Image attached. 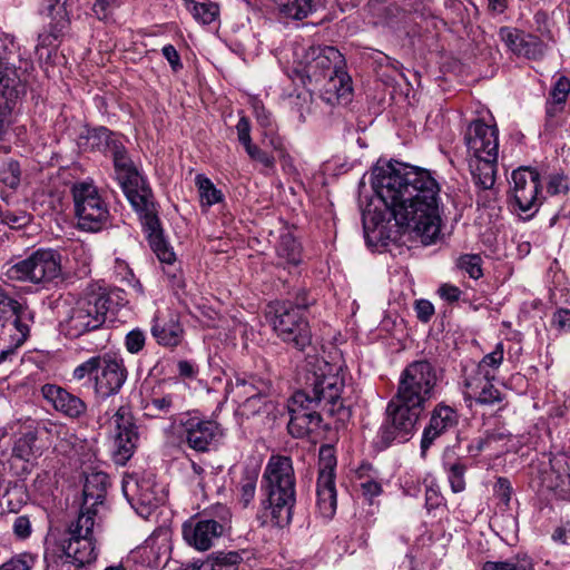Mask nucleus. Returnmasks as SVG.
Masks as SVG:
<instances>
[{"label":"nucleus","mask_w":570,"mask_h":570,"mask_svg":"<svg viewBox=\"0 0 570 570\" xmlns=\"http://www.w3.org/2000/svg\"><path fill=\"white\" fill-rule=\"evenodd\" d=\"M99 358H98V355L97 356H92L90 357L89 360H87L86 362L79 364L75 370H73V379L80 381L82 379H85L87 375L91 376V375H96V371H97V366H99Z\"/></svg>","instance_id":"55"},{"label":"nucleus","mask_w":570,"mask_h":570,"mask_svg":"<svg viewBox=\"0 0 570 570\" xmlns=\"http://www.w3.org/2000/svg\"><path fill=\"white\" fill-rule=\"evenodd\" d=\"M249 395L243 403V409L247 413L257 414L262 411L263 407L267 406L263 395L261 393H248Z\"/></svg>","instance_id":"58"},{"label":"nucleus","mask_w":570,"mask_h":570,"mask_svg":"<svg viewBox=\"0 0 570 570\" xmlns=\"http://www.w3.org/2000/svg\"><path fill=\"white\" fill-rule=\"evenodd\" d=\"M110 302L109 295L102 291L86 292L76 301L68 316L61 322L65 335L78 338L99 330L106 322Z\"/></svg>","instance_id":"6"},{"label":"nucleus","mask_w":570,"mask_h":570,"mask_svg":"<svg viewBox=\"0 0 570 570\" xmlns=\"http://www.w3.org/2000/svg\"><path fill=\"white\" fill-rule=\"evenodd\" d=\"M142 410L145 415L149 417H164L173 414L177 410L175 396L173 394L160 395L154 392L144 400Z\"/></svg>","instance_id":"31"},{"label":"nucleus","mask_w":570,"mask_h":570,"mask_svg":"<svg viewBox=\"0 0 570 570\" xmlns=\"http://www.w3.org/2000/svg\"><path fill=\"white\" fill-rule=\"evenodd\" d=\"M268 308L273 330L283 343L298 352L312 347L313 335L305 313L286 302H274Z\"/></svg>","instance_id":"7"},{"label":"nucleus","mask_w":570,"mask_h":570,"mask_svg":"<svg viewBox=\"0 0 570 570\" xmlns=\"http://www.w3.org/2000/svg\"><path fill=\"white\" fill-rule=\"evenodd\" d=\"M494 492L497 497L505 504L508 505L511 500L512 494V487L508 479L505 478H499L495 487Z\"/></svg>","instance_id":"60"},{"label":"nucleus","mask_w":570,"mask_h":570,"mask_svg":"<svg viewBox=\"0 0 570 570\" xmlns=\"http://www.w3.org/2000/svg\"><path fill=\"white\" fill-rule=\"evenodd\" d=\"M236 129L238 140L244 147L253 142L250 137V122L247 117L243 116L239 118Z\"/></svg>","instance_id":"61"},{"label":"nucleus","mask_w":570,"mask_h":570,"mask_svg":"<svg viewBox=\"0 0 570 570\" xmlns=\"http://www.w3.org/2000/svg\"><path fill=\"white\" fill-rule=\"evenodd\" d=\"M122 492L132 509L144 519H148L163 500V487L156 481V473L151 468L139 466L138 471L126 473Z\"/></svg>","instance_id":"10"},{"label":"nucleus","mask_w":570,"mask_h":570,"mask_svg":"<svg viewBox=\"0 0 570 570\" xmlns=\"http://www.w3.org/2000/svg\"><path fill=\"white\" fill-rule=\"evenodd\" d=\"M151 334L157 343L164 346L175 347L183 340L184 330L177 315L170 313L168 317L156 315L151 326Z\"/></svg>","instance_id":"25"},{"label":"nucleus","mask_w":570,"mask_h":570,"mask_svg":"<svg viewBox=\"0 0 570 570\" xmlns=\"http://www.w3.org/2000/svg\"><path fill=\"white\" fill-rule=\"evenodd\" d=\"M223 436L219 424L212 420H190L186 426V442L196 452H208Z\"/></svg>","instance_id":"22"},{"label":"nucleus","mask_w":570,"mask_h":570,"mask_svg":"<svg viewBox=\"0 0 570 570\" xmlns=\"http://www.w3.org/2000/svg\"><path fill=\"white\" fill-rule=\"evenodd\" d=\"M335 465H324L316 482V509L325 520H331L337 508Z\"/></svg>","instance_id":"20"},{"label":"nucleus","mask_w":570,"mask_h":570,"mask_svg":"<svg viewBox=\"0 0 570 570\" xmlns=\"http://www.w3.org/2000/svg\"><path fill=\"white\" fill-rule=\"evenodd\" d=\"M564 104L548 99L546 104V127L554 128L557 126L556 118L563 112Z\"/></svg>","instance_id":"56"},{"label":"nucleus","mask_w":570,"mask_h":570,"mask_svg":"<svg viewBox=\"0 0 570 570\" xmlns=\"http://www.w3.org/2000/svg\"><path fill=\"white\" fill-rule=\"evenodd\" d=\"M499 130L495 125H488L482 119L471 121L464 134V142L471 158L498 156Z\"/></svg>","instance_id":"17"},{"label":"nucleus","mask_w":570,"mask_h":570,"mask_svg":"<svg viewBox=\"0 0 570 570\" xmlns=\"http://www.w3.org/2000/svg\"><path fill=\"white\" fill-rule=\"evenodd\" d=\"M512 206L524 218H530L541 205L540 174L529 167H520L511 175Z\"/></svg>","instance_id":"14"},{"label":"nucleus","mask_w":570,"mask_h":570,"mask_svg":"<svg viewBox=\"0 0 570 570\" xmlns=\"http://www.w3.org/2000/svg\"><path fill=\"white\" fill-rule=\"evenodd\" d=\"M439 379L438 368L432 362L413 361L402 371L396 394L426 407L428 402L434 397Z\"/></svg>","instance_id":"9"},{"label":"nucleus","mask_w":570,"mask_h":570,"mask_svg":"<svg viewBox=\"0 0 570 570\" xmlns=\"http://www.w3.org/2000/svg\"><path fill=\"white\" fill-rule=\"evenodd\" d=\"M23 306L0 286V362L27 340L29 327L22 322Z\"/></svg>","instance_id":"12"},{"label":"nucleus","mask_w":570,"mask_h":570,"mask_svg":"<svg viewBox=\"0 0 570 570\" xmlns=\"http://www.w3.org/2000/svg\"><path fill=\"white\" fill-rule=\"evenodd\" d=\"M249 158L258 164H261L266 169L273 170L275 168L276 159L273 155H269L267 151L263 150L255 144H249L244 147Z\"/></svg>","instance_id":"44"},{"label":"nucleus","mask_w":570,"mask_h":570,"mask_svg":"<svg viewBox=\"0 0 570 570\" xmlns=\"http://www.w3.org/2000/svg\"><path fill=\"white\" fill-rule=\"evenodd\" d=\"M415 312L421 322L428 323L434 314V306L428 299H419L415 303Z\"/></svg>","instance_id":"62"},{"label":"nucleus","mask_w":570,"mask_h":570,"mask_svg":"<svg viewBox=\"0 0 570 570\" xmlns=\"http://www.w3.org/2000/svg\"><path fill=\"white\" fill-rule=\"evenodd\" d=\"M503 361V344L498 343L494 351L483 356L479 363V372L483 373L487 371L485 367L498 368Z\"/></svg>","instance_id":"47"},{"label":"nucleus","mask_w":570,"mask_h":570,"mask_svg":"<svg viewBox=\"0 0 570 570\" xmlns=\"http://www.w3.org/2000/svg\"><path fill=\"white\" fill-rule=\"evenodd\" d=\"M544 473H549L551 478L556 479L551 480L548 487L570 500V465H558V469L554 465H549V471L546 470Z\"/></svg>","instance_id":"35"},{"label":"nucleus","mask_w":570,"mask_h":570,"mask_svg":"<svg viewBox=\"0 0 570 570\" xmlns=\"http://www.w3.org/2000/svg\"><path fill=\"white\" fill-rule=\"evenodd\" d=\"M459 422V414L453 407L439 403L431 412L428 425L423 430L421 440L422 454L433 444V442L453 429Z\"/></svg>","instance_id":"21"},{"label":"nucleus","mask_w":570,"mask_h":570,"mask_svg":"<svg viewBox=\"0 0 570 570\" xmlns=\"http://www.w3.org/2000/svg\"><path fill=\"white\" fill-rule=\"evenodd\" d=\"M12 529H13V533L18 538H20V539L28 538L31 533V524H30L29 518L26 515L17 517L13 522Z\"/></svg>","instance_id":"63"},{"label":"nucleus","mask_w":570,"mask_h":570,"mask_svg":"<svg viewBox=\"0 0 570 570\" xmlns=\"http://www.w3.org/2000/svg\"><path fill=\"white\" fill-rule=\"evenodd\" d=\"M303 65L306 77L318 82L344 66V57L332 46H312L304 53Z\"/></svg>","instance_id":"16"},{"label":"nucleus","mask_w":570,"mask_h":570,"mask_svg":"<svg viewBox=\"0 0 570 570\" xmlns=\"http://www.w3.org/2000/svg\"><path fill=\"white\" fill-rule=\"evenodd\" d=\"M482 570H533V563L527 554H517L505 561H487Z\"/></svg>","instance_id":"34"},{"label":"nucleus","mask_w":570,"mask_h":570,"mask_svg":"<svg viewBox=\"0 0 570 570\" xmlns=\"http://www.w3.org/2000/svg\"><path fill=\"white\" fill-rule=\"evenodd\" d=\"M371 183L381 207L363 213L368 243L395 242L401 228L414 232L424 245L435 242L441 226L440 186L429 170L397 161L377 164Z\"/></svg>","instance_id":"1"},{"label":"nucleus","mask_w":570,"mask_h":570,"mask_svg":"<svg viewBox=\"0 0 570 570\" xmlns=\"http://www.w3.org/2000/svg\"><path fill=\"white\" fill-rule=\"evenodd\" d=\"M456 266L473 279H479L483 276L482 258L478 254H464L460 256L456 261Z\"/></svg>","instance_id":"41"},{"label":"nucleus","mask_w":570,"mask_h":570,"mask_svg":"<svg viewBox=\"0 0 570 570\" xmlns=\"http://www.w3.org/2000/svg\"><path fill=\"white\" fill-rule=\"evenodd\" d=\"M263 485L267 493L265 517L269 518V522L275 527L288 525L296 502L293 465H266Z\"/></svg>","instance_id":"5"},{"label":"nucleus","mask_w":570,"mask_h":570,"mask_svg":"<svg viewBox=\"0 0 570 570\" xmlns=\"http://www.w3.org/2000/svg\"><path fill=\"white\" fill-rule=\"evenodd\" d=\"M37 432L29 430L19 438L13 446V456L24 462L36 460L40 455V449L36 446Z\"/></svg>","instance_id":"32"},{"label":"nucleus","mask_w":570,"mask_h":570,"mask_svg":"<svg viewBox=\"0 0 570 570\" xmlns=\"http://www.w3.org/2000/svg\"><path fill=\"white\" fill-rule=\"evenodd\" d=\"M212 514L214 518L208 519L210 522L218 523L220 525V533L224 532L226 527L229 524L232 519L230 510L223 504H217L212 509Z\"/></svg>","instance_id":"57"},{"label":"nucleus","mask_w":570,"mask_h":570,"mask_svg":"<svg viewBox=\"0 0 570 570\" xmlns=\"http://www.w3.org/2000/svg\"><path fill=\"white\" fill-rule=\"evenodd\" d=\"M61 36V30L57 26L50 24L49 30H45L38 36V43L36 50L39 51L42 48L56 47V41Z\"/></svg>","instance_id":"53"},{"label":"nucleus","mask_w":570,"mask_h":570,"mask_svg":"<svg viewBox=\"0 0 570 570\" xmlns=\"http://www.w3.org/2000/svg\"><path fill=\"white\" fill-rule=\"evenodd\" d=\"M163 56L169 62L173 71L177 72L183 68L180 56L173 45H167L163 48Z\"/></svg>","instance_id":"64"},{"label":"nucleus","mask_w":570,"mask_h":570,"mask_svg":"<svg viewBox=\"0 0 570 570\" xmlns=\"http://www.w3.org/2000/svg\"><path fill=\"white\" fill-rule=\"evenodd\" d=\"M425 406L399 397L397 394L386 406V420L381 429V440L386 445L397 440L405 442L414 433Z\"/></svg>","instance_id":"13"},{"label":"nucleus","mask_w":570,"mask_h":570,"mask_svg":"<svg viewBox=\"0 0 570 570\" xmlns=\"http://www.w3.org/2000/svg\"><path fill=\"white\" fill-rule=\"evenodd\" d=\"M498 156H484L483 158H471L469 167L473 181L484 191L494 195V183L497 175Z\"/></svg>","instance_id":"26"},{"label":"nucleus","mask_w":570,"mask_h":570,"mask_svg":"<svg viewBox=\"0 0 570 570\" xmlns=\"http://www.w3.org/2000/svg\"><path fill=\"white\" fill-rule=\"evenodd\" d=\"M324 89L327 95H331L327 98L328 101H332L333 97L338 104H347L351 100L353 91L352 79L344 70V66L340 67L328 77Z\"/></svg>","instance_id":"28"},{"label":"nucleus","mask_w":570,"mask_h":570,"mask_svg":"<svg viewBox=\"0 0 570 570\" xmlns=\"http://www.w3.org/2000/svg\"><path fill=\"white\" fill-rule=\"evenodd\" d=\"M306 389L296 391L288 405L291 419L287 430L297 439L305 438L321 429V411L340 421L351 415L342 393L345 386L338 370L324 360L317 361L315 370L306 376Z\"/></svg>","instance_id":"2"},{"label":"nucleus","mask_w":570,"mask_h":570,"mask_svg":"<svg viewBox=\"0 0 570 570\" xmlns=\"http://www.w3.org/2000/svg\"><path fill=\"white\" fill-rule=\"evenodd\" d=\"M61 255L52 248H39L8 267L9 281L46 285L61 278Z\"/></svg>","instance_id":"8"},{"label":"nucleus","mask_w":570,"mask_h":570,"mask_svg":"<svg viewBox=\"0 0 570 570\" xmlns=\"http://www.w3.org/2000/svg\"><path fill=\"white\" fill-rule=\"evenodd\" d=\"M499 36L508 48L517 53L524 33H521L517 29H512L510 27H502L499 30Z\"/></svg>","instance_id":"50"},{"label":"nucleus","mask_w":570,"mask_h":570,"mask_svg":"<svg viewBox=\"0 0 570 570\" xmlns=\"http://www.w3.org/2000/svg\"><path fill=\"white\" fill-rule=\"evenodd\" d=\"M35 563V559L31 554H19L7 562H4L2 566H0V570H31Z\"/></svg>","instance_id":"49"},{"label":"nucleus","mask_w":570,"mask_h":570,"mask_svg":"<svg viewBox=\"0 0 570 570\" xmlns=\"http://www.w3.org/2000/svg\"><path fill=\"white\" fill-rule=\"evenodd\" d=\"M21 169L17 160L6 161L0 169V181L11 188L16 189L20 184Z\"/></svg>","instance_id":"42"},{"label":"nucleus","mask_w":570,"mask_h":570,"mask_svg":"<svg viewBox=\"0 0 570 570\" xmlns=\"http://www.w3.org/2000/svg\"><path fill=\"white\" fill-rule=\"evenodd\" d=\"M570 92V79L561 76L553 85L549 99L556 100L557 102L566 104L567 97Z\"/></svg>","instance_id":"52"},{"label":"nucleus","mask_w":570,"mask_h":570,"mask_svg":"<svg viewBox=\"0 0 570 570\" xmlns=\"http://www.w3.org/2000/svg\"><path fill=\"white\" fill-rule=\"evenodd\" d=\"M279 19L303 20L316 10L314 0H272Z\"/></svg>","instance_id":"29"},{"label":"nucleus","mask_w":570,"mask_h":570,"mask_svg":"<svg viewBox=\"0 0 570 570\" xmlns=\"http://www.w3.org/2000/svg\"><path fill=\"white\" fill-rule=\"evenodd\" d=\"M277 253L287 264L297 266L302 262V247L295 236L286 232L281 235Z\"/></svg>","instance_id":"33"},{"label":"nucleus","mask_w":570,"mask_h":570,"mask_svg":"<svg viewBox=\"0 0 570 570\" xmlns=\"http://www.w3.org/2000/svg\"><path fill=\"white\" fill-rule=\"evenodd\" d=\"M41 393L56 411L70 419H78L87 411V404L81 397L56 384H45Z\"/></svg>","instance_id":"23"},{"label":"nucleus","mask_w":570,"mask_h":570,"mask_svg":"<svg viewBox=\"0 0 570 570\" xmlns=\"http://www.w3.org/2000/svg\"><path fill=\"white\" fill-rule=\"evenodd\" d=\"M98 358L100 362L94 376V389L99 397L107 399L120 392L127 381L128 370L122 357L116 354L105 353L98 355Z\"/></svg>","instance_id":"15"},{"label":"nucleus","mask_w":570,"mask_h":570,"mask_svg":"<svg viewBox=\"0 0 570 570\" xmlns=\"http://www.w3.org/2000/svg\"><path fill=\"white\" fill-rule=\"evenodd\" d=\"M109 487V476L102 471L86 475L83 503L77 518L68 524L63 538V552L71 562L82 567L98 556V535L102 531L106 507L104 500Z\"/></svg>","instance_id":"3"},{"label":"nucleus","mask_w":570,"mask_h":570,"mask_svg":"<svg viewBox=\"0 0 570 570\" xmlns=\"http://www.w3.org/2000/svg\"><path fill=\"white\" fill-rule=\"evenodd\" d=\"M222 534L220 525L207 519L190 520L183 525L185 541L199 551L208 550Z\"/></svg>","instance_id":"24"},{"label":"nucleus","mask_w":570,"mask_h":570,"mask_svg":"<svg viewBox=\"0 0 570 570\" xmlns=\"http://www.w3.org/2000/svg\"><path fill=\"white\" fill-rule=\"evenodd\" d=\"M252 107L258 125L263 127L265 131H272L274 129V119L263 102L258 99H253Z\"/></svg>","instance_id":"46"},{"label":"nucleus","mask_w":570,"mask_h":570,"mask_svg":"<svg viewBox=\"0 0 570 570\" xmlns=\"http://www.w3.org/2000/svg\"><path fill=\"white\" fill-rule=\"evenodd\" d=\"M145 342L146 335L139 328L130 331L125 337V346L130 354L139 353L144 348Z\"/></svg>","instance_id":"48"},{"label":"nucleus","mask_w":570,"mask_h":570,"mask_svg":"<svg viewBox=\"0 0 570 570\" xmlns=\"http://www.w3.org/2000/svg\"><path fill=\"white\" fill-rule=\"evenodd\" d=\"M570 190V179L563 173H554L549 176L547 191L552 195H567Z\"/></svg>","instance_id":"43"},{"label":"nucleus","mask_w":570,"mask_h":570,"mask_svg":"<svg viewBox=\"0 0 570 570\" xmlns=\"http://www.w3.org/2000/svg\"><path fill=\"white\" fill-rule=\"evenodd\" d=\"M85 138L91 150H98L106 155L112 153L114 146L122 144L119 136L106 127L89 130Z\"/></svg>","instance_id":"30"},{"label":"nucleus","mask_w":570,"mask_h":570,"mask_svg":"<svg viewBox=\"0 0 570 570\" xmlns=\"http://www.w3.org/2000/svg\"><path fill=\"white\" fill-rule=\"evenodd\" d=\"M208 561L213 570H239L243 557L236 551L216 552L208 558Z\"/></svg>","instance_id":"36"},{"label":"nucleus","mask_w":570,"mask_h":570,"mask_svg":"<svg viewBox=\"0 0 570 570\" xmlns=\"http://www.w3.org/2000/svg\"><path fill=\"white\" fill-rule=\"evenodd\" d=\"M116 428V445H117V461L125 463L128 461L135 450L138 440V433L134 423L130 409L121 405L112 416Z\"/></svg>","instance_id":"18"},{"label":"nucleus","mask_w":570,"mask_h":570,"mask_svg":"<svg viewBox=\"0 0 570 570\" xmlns=\"http://www.w3.org/2000/svg\"><path fill=\"white\" fill-rule=\"evenodd\" d=\"M196 185L203 204L213 206L223 200L222 190L217 189L209 178L203 175H197Z\"/></svg>","instance_id":"38"},{"label":"nucleus","mask_w":570,"mask_h":570,"mask_svg":"<svg viewBox=\"0 0 570 570\" xmlns=\"http://www.w3.org/2000/svg\"><path fill=\"white\" fill-rule=\"evenodd\" d=\"M112 158L116 179L124 194L139 214L142 230L151 250L163 264L171 265L176 255L164 236L154 194L144 176L138 171L124 145H116L109 155Z\"/></svg>","instance_id":"4"},{"label":"nucleus","mask_w":570,"mask_h":570,"mask_svg":"<svg viewBox=\"0 0 570 570\" xmlns=\"http://www.w3.org/2000/svg\"><path fill=\"white\" fill-rule=\"evenodd\" d=\"M517 55L529 59H539L544 55V45L537 36L524 35Z\"/></svg>","instance_id":"40"},{"label":"nucleus","mask_w":570,"mask_h":570,"mask_svg":"<svg viewBox=\"0 0 570 570\" xmlns=\"http://www.w3.org/2000/svg\"><path fill=\"white\" fill-rule=\"evenodd\" d=\"M0 219L1 223L8 225L10 228L19 229L29 223L30 217L24 212L14 213L6 210L0 212Z\"/></svg>","instance_id":"51"},{"label":"nucleus","mask_w":570,"mask_h":570,"mask_svg":"<svg viewBox=\"0 0 570 570\" xmlns=\"http://www.w3.org/2000/svg\"><path fill=\"white\" fill-rule=\"evenodd\" d=\"M282 302L289 303L292 307H297L299 312L305 314L307 308L314 304V299H309L308 293L305 288L298 289L294 299H283Z\"/></svg>","instance_id":"59"},{"label":"nucleus","mask_w":570,"mask_h":570,"mask_svg":"<svg viewBox=\"0 0 570 570\" xmlns=\"http://www.w3.org/2000/svg\"><path fill=\"white\" fill-rule=\"evenodd\" d=\"M122 0H95L92 12L99 20L109 19L114 11L121 6Z\"/></svg>","instance_id":"45"},{"label":"nucleus","mask_w":570,"mask_h":570,"mask_svg":"<svg viewBox=\"0 0 570 570\" xmlns=\"http://www.w3.org/2000/svg\"><path fill=\"white\" fill-rule=\"evenodd\" d=\"M465 465H450L448 478L453 492L458 493L465 489L464 482Z\"/></svg>","instance_id":"54"},{"label":"nucleus","mask_w":570,"mask_h":570,"mask_svg":"<svg viewBox=\"0 0 570 570\" xmlns=\"http://www.w3.org/2000/svg\"><path fill=\"white\" fill-rule=\"evenodd\" d=\"M21 83L14 68L0 61V140L9 124L8 118L21 91Z\"/></svg>","instance_id":"19"},{"label":"nucleus","mask_w":570,"mask_h":570,"mask_svg":"<svg viewBox=\"0 0 570 570\" xmlns=\"http://www.w3.org/2000/svg\"><path fill=\"white\" fill-rule=\"evenodd\" d=\"M239 480L236 482L238 491V501L243 508H247L254 500L256 483L259 474L258 465H240L239 471L232 470Z\"/></svg>","instance_id":"27"},{"label":"nucleus","mask_w":570,"mask_h":570,"mask_svg":"<svg viewBox=\"0 0 570 570\" xmlns=\"http://www.w3.org/2000/svg\"><path fill=\"white\" fill-rule=\"evenodd\" d=\"M71 194L78 227L81 230L96 233L109 224L108 205L92 183L78 181L73 184Z\"/></svg>","instance_id":"11"},{"label":"nucleus","mask_w":570,"mask_h":570,"mask_svg":"<svg viewBox=\"0 0 570 570\" xmlns=\"http://www.w3.org/2000/svg\"><path fill=\"white\" fill-rule=\"evenodd\" d=\"M187 4H190L189 8L193 17L204 23L209 24L215 21L219 14V8L215 3H206V2H195L194 0H185Z\"/></svg>","instance_id":"39"},{"label":"nucleus","mask_w":570,"mask_h":570,"mask_svg":"<svg viewBox=\"0 0 570 570\" xmlns=\"http://www.w3.org/2000/svg\"><path fill=\"white\" fill-rule=\"evenodd\" d=\"M494 380V374H491L489 371L484 372L483 382L480 386V392L475 397L476 403L483 405H491L497 402L502 401L501 392L492 384Z\"/></svg>","instance_id":"37"}]
</instances>
